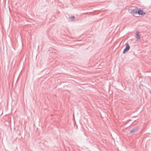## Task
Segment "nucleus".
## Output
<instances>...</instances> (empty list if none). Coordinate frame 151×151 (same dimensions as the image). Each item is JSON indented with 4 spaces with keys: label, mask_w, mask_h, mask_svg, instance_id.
Here are the masks:
<instances>
[{
    "label": "nucleus",
    "mask_w": 151,
    "mask_h": 151,
    "mask_svg": "<svg viewBox=\"0 0 151 151\" xmlns=\"http://www.w3.org/2000/svg\"><path fill=\"white\" fill-rule=\"evenodd\" d=\"M138 9L136 8L134 9H131L129 10V12L134 16L137 17L136 15H137Z\"/></svg>",
    "instance_id": "f257e3e1"
},
{
    "label": "nucleus",
    "mask_w": 151,
    "mask_h": 151,
    "mask_svg": "<svg viewBox=\"0 0 151 151\" xmlns=\"http://www.w3.org/2000/svg\"><path fill=\"white\" fill-rule=\"evenodd\" d=\"M126 47L124 49L123 51V53H125L126 52L128 51V50H129L130 49V47L129 45V44L128 43H127L126 44Z\"/></svg>",
    "instance_id": "f03ea898"
},
{
    "label": "nucleus",
    "mask_w": 151,
    "mask_h": 151,
    "mask_svg": "<svg viewBox=\"0 0 151 151\" xmlns=\"http://www.w3.org/2000/svg\"><path fill=\"white\" fill-rule=\"evenodd\" d=\"M139 129V127H136L133 128L131 130L130 132L131 133H135L138 131Z\"/></svg>",
    "instance_id": "7ed1b4c3"
},
{
    "label": "nucleus",
    "mask_w": 151,
    "mask_h": 151,
    "mask_svg": "<svg viewBox=\"0 0 151 151\" xmlns=\"http://www.w3.org/2000/svg\"><path fill=\"white\" fill-rule=\"evenodd\" d=\"M145 13L143 12V10H138V9L137 11V14H138L139 15H143L145 14Z\"/></svg>",
    "instance_id": "20e7f679"
},
{
    "label": "nucleus",
    "mask_w": 151,
    "mask_h": 151,
    "mask_svg": "<svg viewBox=\"0 0 151 151\" xmlns=\"http://www.w3.org/2000/svg\"><path fill=\"white\" fill-rule=\"evenodd\" d=\"M135 37L137 40H139L140 38V36L139 35L138 32H137L135 34Z\"/></svg>",
    "instance_id": "39448f33"
},
{
    "label": "nucleus",
    "mask_w": 151,
    "mask_h": 151,
    "mask_svg": "<svg viewBox=\"0 0 151 151\" xmlns=\"http://www.w3.org/2000/svg\"><path fill=\"white\" fill-rule=\"evenodd\" d=\"M69 19H70V20L72 21H75V18L74 16H72V17H69Z\"/></svg>",
    "instance_id": "423d86ee"
},
{
    "label": "nucleus",
    "mask_w": 151,
    "mask_h": 151,
    "mask_svg": "<svg viewBox=\"0 0 151 151\" xmlns=\"http://www.w3.org/2000/svg\"><path fill=\"white\" fill-rule=\"evenodd\" d=\"M150 94H151V91H150Z\"/></svg>",
    "instance_id": "0eeeda50"
}]
</instances>
